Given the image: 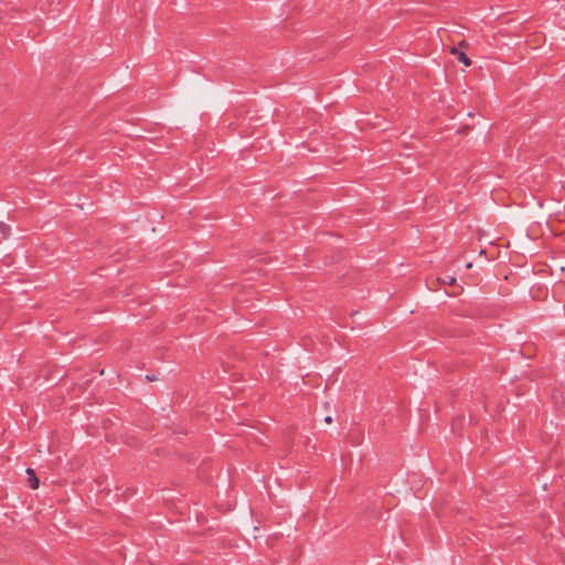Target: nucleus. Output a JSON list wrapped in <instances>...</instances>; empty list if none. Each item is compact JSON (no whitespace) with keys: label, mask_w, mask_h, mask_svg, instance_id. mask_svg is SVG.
Returning <instances> with one entry per match:
<instances>
[{"label":"nucleus","mask_w":565,"mask_h":565,"mask_svg":"<svg viewBox=\"0 0 565 565\" xmlns=\"http://www.w3.org/2000/svg\"><path fill=\"white\" fill-rule=\"evenodd\" d=\"M324 423H327V424H331V423H332V417H331V416H327V417L324 418Z\"/></svg>","instance_id":"39448f33"},{"label":"nucleus","mask_w":565,"mask_h":565,"mask_svg":"<svg viewBox=\"0 0 565 565\" xmlns=\"http://www.w3.org/2000/svg\"><path fill=\"white\" fill-rule=\"evenodd\" d=\"M26 473L29 476L30 487L32 489H38L39 488V479L34 472V470L32 468H28Z\"/></svg>","instance_id":"f03ea898"},{"label":"nucleus","mask_w":565,"mask_h":565,"mask_svg":"<svg viewBox=\"0 0 565 565\" xmlns=\"http://www.w3.org/2000/svg\"><path fill=\"white\" fill-rule=\"evenodd\" d=\"M459 46H460V47H467V43H466L465 41H461V42L459 43Z\"/></svg>","instance_id":"423d86ee"},{"label":"nucleus","mask_w":565,"mask_h":565,"mask_svg":"<svg viewBox=\"0 0 565 565\" xmlns=\"http://www.w3.org/2000/svg\"><path fill=\"white\" fill-rule=\"evenodd\" d=\"M439 280L445 285H455L456 278L452 276H445L444 278H439Z\"/></svg>","instance_id":"20e7f679"},{"label":"nucleus","mask_w":565,"mask_h":565,"mask_svg":"<svg viewBox=\"0 0 565 565\" xmlns=\"http://www.w3.org/2000/svg\"><path fill=\"white\" fill-rule=\"evenodd\" d=\"M1 238L7 239L10 236V226L3 222H0Z\"/></svg>","instance_id":"7ed1b4c3"},{"label":"nucleus","mask_w":565,"mask_h":565,"mask_svg":"<svg viewBox=\"0 0 565 565\" xmlns=\"http://www.w3.org/2000/svg\"><path fill=\"white\" fill-rule=\"evenodd\" d=\"M450 54L452 55H457L458 56V60L465 65V66H470L471 65V60L467 56V54L465 52H460L458 50V47L456 46H452L450 47L449 50Z\"/></svg>","instance_id":"f257e3e1"}]
</instances>
